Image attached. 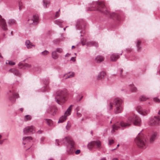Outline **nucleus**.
I'll return each instance as SVG.
<instances>
[{"label": "nucleus", "instance_id": "774afa93", "mask_svg": "<svg viewBox=\"0 0 160 160\" xmlns=\"http://www.w3.org/2000/svg\"><path fill=\"white\" fill-rule=\"evenodd\" d=\"M158 115H160V109L159 110V111H158Z\"/></svg>", "mask_w": 160, "mask_h": 160}, {"label": "nucleus", "instance_id": "de8ad7c7", "mask_svg": "<svg viewBox=\"0 0 160 160\" xmlns=\"http://www.w3.org/2000/svg\"><path fill=\"white\" fill-rule=\"evenodd\" d=\"M19 9L20 10H21L23 6L22 4V2H19Z\"/></svg>", "mask_w": 160, "mask_h": 160}, {"label": "nucleus", "instance_id": "e433bc0d", "mask_svg": "<svg viewBox=\"0 0 160 160\" xmlns=\"http://www.w3.org/2000/svg\"><path fill=\"white\" fill-rule=\"evenodd\" d=\"M32 118V117L31 116L29 115H25L24 117V120L25 121H27L28 120H30Z\"/></svg>", "mask_w": 160, "mask_h": 160}, {"label": "nucleus", "instance_id": "6e6552de", "mask_svg": "<svg viewBox=\"0 0 160 160\" xmlns=\"http://www.w3.org/2000/svg\"><path fill=\"white\" fill-rule=\"evenodd\" d=\"M148 124L152 126H159L160 125V116H154L150 118L148 120Z\"/></svg>", "mask_w": 160, "mask_h": 160}, {"label": "nucleus", "instance_id": "3c124183", "mask_svg": "<svg viewBox=\"0 0 160 160\" xmlns=\"http://www.w3.org/2000/svg\"><path fill=\"white\" fill-rule=\"evenodd\" d=\"M45 139V138L44 137H42L40 139V143L41 144L43 143V142Z\"/></svg>", "mask_w": 160, "mask_h": 160}, {"label": "nucleus", "instance_id": "37998d69", "mask_svg": "<svg viewBox=\"0 0 160 160\" xmlns=\"http://www.w3.org/2000/svg\"><path fill=\"white\" fill-rule=\"evenodd\" d=\"M56 51L58 53H62L63 51V49L61 48H57L56 49Z\"/></svg>", "mask_w": 160, "mask_h": 160}, {"label": "nucleus", "instance_id": "a19ab883", "mask_svg": "<svg viewBox=\"0 0 160 160\" xmlns=\"http://www.w3.org/2000/svg\"><path fill=\"white\" fill-rule=\"evenodd\" d=\"M108 108L109 110L112 109L113 108V103L111 102H110L108 106Z\"/></svg>", "mask_w": 160, "mask_h": 160}, {"label": "nucleus", "instance_id": "052dcab7", "mask_svg": "<svg viewBox=\"0 0 160 160\" xmlns=\"http://www.w3.org/2000/svg\"><path fill=\"white\" fill-rule=\"evenodd\" d=\"M119 144H118L117 145V147L116 148H114V149H113L112 150H114L116 149L118 147H119Z\"/></svg>", "mask_w": 160, "mask_h": 160}, {"label": "nucleus", "instance_id": "49530a36", "mask_svg": "<svg viewBox=\"0 0 160 160\" xmlns=\"http://www.w3.org/2000/svg\"><path fill=\"white\" fill-rule=\"evenodd\" d=\"M71 127V125L69 124V122L68 121L67 122V125L66 126V129L67 130H69L70 127Z\"/></svg>", "mask_w": 160, "mask_h": 160}, {"label": "nucleus", "instance_id": "4468645a", "mask_svg": "<svg viewBox=\"0 0 160 160\" xmlns=\"http://www.w3.org/2000/svg\"><path fill=\"white\" fill-rule=\"evenodd\" d=\"M57 111V108L54 106H50L48 108L47 112L52 115H54Z\"/></svg>", "mask_w": 160, "mask_h": 160}, {"label": "nucleus", "instance_id": "79ce46f5", "mask_svg": "<svg viewBox=\"0 0 160 160\" xmlns=\"http://www.w3.org/2000/svg\"><path fill=\"white\" fill-rule=\"evenodd\" d=\"M125 51L127 52L131 53L133 52V49L131 48H128L126 49Z\"/></svg>", "mask_w": 160, "mask_h": 160}, {"label": "nucleus", "instance_id": "603ef678", "mask_svg": "<svg viewBox=\"0 0 160 160\" xmlns=\"http://www.w3.org/2000/svg\"><path fill=\"white\" fill-rule=\"evenodd\" d=\"M122 72V69H120L118 71V73H120V77L121 78H123V77L122 76V75H121V73Z\"/></svg>", "mask_w": 160, "mask_h": 160}, {"label": "nucleus", "instance_id": "1a4fd4ad", "mask_svg": "<svg viewBox=\"0 0 160 160\" xmlns=\"http://www.w3.org/2000/svg\"><path fill=\"white\" fill-rule=\"evenodd\" d=\"M101 146V142L98 140L92 141L88 145V148L90 150H92L93 148H100Z\"/></svg>", "mask_w": 160, "mask_h": 160}, {"label": "nucleus", "instance_id": "69168bd1", "mask_svg": "<svg viewBox=\"0 0 160 160\" xmlns=\"http://www.w3.org/2000/svg\"><path fill=\"white\" fill-rule=\"evenodd\" d=\"M69 55V54L68 53H67L66 54V55L65 56V57H67V56H68V55Z\"/></svg>", "mask_w": 160, "mask_h": 160}, {"label": "nucleus", "instance_id": "72a5a7b5", "mask_svg": "<svg viewBox=\"0 0 160 160\" xmlns=\"http://www.w3.org/2000/svg\"><path fill=\"white\" fill-rule=\"evenodd\" d=\"M42 2L43 7L44 8H47L49 6V2L46 0H43Z\"/></svg>", "mask_w": 160, "mask_h": 160}, {"label": "nucleus", "instance_id": "7c9ffc66", "mask_svg": "<svg viewBox=\"0 0 160 160\" xmlns=\"http://www.w3.org/2000/svg\"><path fill=\"white\" fill-rule=\"evenodd\" d=\"M56 50L53 51L52 52V58L54 59H56L58 58V54Z\"/></svg>", "mask_w": 160, "mask_h": 160}, {"label": "nucleus", "instance_id": "b1692460", "mask_svg": "<svg viewBox=\"0 0 160 160\" xmlns=\"http://www.w3.org/2000/svg\"><path fill=\"white\" fill-rule=\"evenodd\" d=\"M9 72L12 73L14 75L20 77V76L21 74L19 72L14 69H11L9 70Z\"/></svg>", "mask_w": 160, "mask_h": 160}, {"label": "nucleus", "instance_id": "0e129e2a", "mask_svg": "<svg viewBox=\"0 0 160 160\" xmlns=\"http://www.w3.org/2000/svg\"><path fill=\"white\" fill-rule=\"evenodd\" d=\"M112 160H118L117 158H114Z\"/></svg>", "mask_w": 160, "mask_h": 160}, {"label": "nucleus", "instance_id": "a211bd4d", "mask_svg": "<svg viewBox=\"0 0 160 160\" xmlns=\"http://www.w3.org/2000/svg\"><path fill=\"white\" fill-rule=\"evenodd\" d=\"M0 26L1 27L2 29L3 30H7V25L5 22V20L2 18V16L0 15Z\"/></svg>", "mask_w": 160, "mask_h": 160}, {"label": "nucleus", "instance_id": "4c0bfd02", "mask_svg": "<svg viewBox=\"0 0 160 160\" xmlns=\"http://www.w3.org/2000/svg\"><path fill=\"white\" fill-rule=\"evenodd\" d=\"M41 54L44 56H46L49 54V52L48 51L45 50L44 51L42 52Z\"/></svg>", "mask_w": 160, "mask_h": 160}, {"label": "nucleus", "instance_id": "f3484780", "mask_svg": "<svg viewBox=\"0 0 160 160\" xmlns=\"http://www.w3.org/2000/svg\"><path fill=\"white\" fill-rule=\"evenodd\" d=\"M49 82V81L48 79L45 78L44 79L43 82L44 83V85L42 88V92H43L44 91H46L48 90L49 88L48 85Z\"/></svg>", "mask_w": 160, "mask_h": 160}, {"label": "nucleus", "instance_id": "393cba45", "mask_svg": "<svg viewBox=\"0 0 160 160\" xmlns=\"http://www.w3.org/2000/svg\"><path fill=\"white\" fill-rule=\"evenodd\" d=\"M141 42L140 40H137L135 42L136 46L138 51H140L141 50Z\"/></svg>", "mask_w": 160, "mask_h": 160}, {"label": "nucleus", "instance_id": "e2e57ef3", "mask_svg": "<svg viewBox=\"0 0 160 160\" xmlns=\"http://www.w3.org/2000/svg\"><path fill=\"white\" fill-rule=\"evenodd\" d=\"M20 110L22 112L23 110V108H21L20 109Z\"/></svg>", "mask_w": 160, "mask_h": 160}, {"label": "nucleus", "instance_id": "423d86ee", "mask_svg": "<svg viewBox=\"0 0 160 160\" xmlns=\"http://www.w3.org/2000/svg\"><path fill=\"white\" fill-rule=\"evenodd\" d=\"M123 102V100L121 98H117L114 99L113 103L115 106L114 112L116 113H121L122 111L123 108L122 103Z\"/></svg>", "mask_w": 160, "mask_h": 160}, {"label": "nucleus", "instance_id": "f704fd0d", "mask_svg": "<svg viewBox=\"0 0 160 160\" xmlns=\"http://www.w3.org/2000/svg\"><path fill=\"white\" fill-rule=\"evenodd\" d=\"M96 118L97 119H99L100 121H103V120L102 118V115L100 113H97L96 115Z\"/></svg>", "mask_w": 160, "mask_h": 160}, {"label": "nucleus", "instance_id": "c85d7f7f", "mask_svg": "<svg viewBox=\"0 0 160 160\" xmlns=\"http://www.w3.org/2000/svg\"><path fill=\"white\" fill-rule=\"evenodd\" d=\"M44 120L46 121V123L49 126L52 127L53 126V122L51 119H45Z\"/></svg>", "mask_w": 160, "mask_h": 160}, {"label": "nucleus", "instance_id": "5fc2aeb1", "mask_svg": "<svg viewBox=\"0 0 160 160\" xmlns=\"http://www.w3.org/2000/svg\"><path fill=\"white\" fill-rule=\"evenodd\" d=\"M24 65L26 67V68H30L31 67V65L28 64L26 63Z\"/></svg>", "mask_w": 160, "mask_h": 160}, {"label": "nucleus", "instance_id": "338daca9", "mask_svg": "<svg viewBox=\"0 0 160 160\" xmlns=\"http://www.w3.org/2000/svg\"><path fill=\"white\" fill-rule=\"evenodd\" d=\"M157 73L160 74V69L159 71L157 72Z\"/></svg>", "mask_w": 160, "mask_h": 160}, {"label": "nucleus", "instance_id": "9d476101", "mask_svg": "<svg viewBox=\"0 0 160 160\" xmlns=\"http://www.w3.org/2000/svg\"><path fill=\"white\" fill-rule=\"evenodd\" d=\"M39 21V17L38 14L33 15L32 18H29L28 20V23L30 25L37 24Z\"/></svg>", "mask_w": 160, "mask_h": 160}, {"label": "nucleus", "instance_id": "6e6d98bb", "mask_svg": "<svg viewBox=\"0 0 160 160\" xmlns=\"http://www.w3.org/2000/svg\"><path fill=\"white\" fill-rule=\"evenodd\" d=\"M80 152V150L79 149L77 150L75 152V153L76 154H78Z\"/></svg>", "mask_w": 160, "mask_h": 160}, {"label": "nucleus", "instance_id": "c9c22d12", "mask_svg": "<svg viewBox=\"0 0 160 160\" xmlns=\"http://www.w3.org/2000/svg\"><path fill=\"white\" fill-rule=\"evenodd\" d=\"M148 98L144 95H142L139 98V100L141 101H144L148 99Z\"/></svg>", "mask_w": 160, "mask_h": 160}, {"label": "nucleus", "instance_id": "09e8293b", "mask_svg": "<svg viewBox=\"0 0 160 160\" xmlns=\"http://www.w3.org/2000/svg\"><path fill=\"white\" fill-rule=\"evenodd\" d=\"M109 145H110L114 142V141L113 139L109 140Z\"/></svg>", "mask_w": 160, "mask_h": 160}, {"label": "nucleus", "instance_id": "864d4df0", "mask_svg": "<svg viewBox=\"0 0 160 160\" xmlns=\"http://www.w3.org/2000/svg\"><path fill=\"white\" fill-rule=\"evenodd\" d=\"M77 116L78 118H80L82 116L81 114L79 112H77Z\"/></svg>", "mask_w": 160, "mask_h": 160}, {"label": "nucleus", "instance_id": "bf43d9fd", "mask_svg": "<svg viewBox=\"0 0 160 160\" xmlns=\"http://www.w3.org/2000/svg\"><path fill=\"white\" fill-rule=\"evenodd\" d=\"M3 142H4V140H2V141H1L0 140V144H1V145L3 143Z\"/></svg>", "mask_w": 160, "mask_h": 160}, {"label": "nucleus", "instance_id": "ea45409f", "mask_svg": "<svg viewBox=\"0 0 160 160\" xmlns=\"http://www.w3.org/2000/svg\"><path fill=\"white\" fill-rule=\"evenodd\" d=\"M125 57L126 58L128 59V60L133 61V60L135 59V58L134 57H131L130 56L129 57L126 56V55H125Z\"/></svg>", "mask_w": 160, "mask_h": 160}, {"label": "nucleus", "instance_id": "5701e85b", "mask_svg": "<svg viewBox=\"0 0 160 160\" xmlns=\"http://www.w3.org/2000/svg\"><path fill=\"white\" fill-rule=\"evenodd\" d=\"M23 144L24 145L29 143L32 140V138L30 137H26L23 138Z\"/></svg>", "mask_w": 160, "mask_h": 160}, {"label": "nucleus", "instance_id": "cd10ccee", "mask_svg": "<svg viewBox=\"0 0 160 160\" xmlns=\"http://www.w3.org/2000/svg\"><path fill=\"white\" fill-rule=\"evenodd\" d=\"M70 73V72H69L68 73H66L65 74H64L63 76V77H64L65 76V79H68V78H71L72 77H73L74 75V73L73 72H72L70 74L68 75V74Z\"/></svg>", "mask_w": 160, "mask_h": 160}, {"label": "nucleus", "instance_id": "6ab92c4d", "mask_svg": "<svg viewBox=\"0 0 160 160\" xmlns=\"http://www.w3.org/2000/svg\"><path fill=\"white\" fill-rule=\"evenodd\" d=\"M84 22L82 19H79L77 21L76 25V29L77 30H80L81 29H82V25L83 24Z\"/></svg>", "mask_w": 160, "mask_h": 160}, {"label": "nucleus", "instance_id": "2f4dec72", "mask_svg": "<svg viewBox=\"0 0 160 160\" xmlns=\"http://www.w3.org/2000/svg\"><path fill=\"white\" fill-rule=\"evenodd\" d=\"M8 23L9 25L12 26L16 24V21L14 19H10L8 20Z\"/></svg>", "mask_w": 160, "mask_h": 160}, {"label": "nucleus", "instance_id": "680f3d73", "mask_svg": "<svg viewBox=\"0 0 160 160\" xmlns=\"http://www.w3.org/2000/svg\"><path fill=\"white\" fill-rule=\"evenodd\" d=\"M101 160H106V158H103L101 159Z\"/></svg>", "mask_w": 160, "mask_h": 160}, {"label": "nucleus", "instance_id": "20e7f679", "mask_svg": "<svg viewBox=\"0 0 160 160\" xmlns=\"http://www.w3.org/2000/svg\"><path fill=\"white\" fill-rule=\"evenodd\" d=\"M67 91L65 90L58 91L55 98V101L59 105H62L67 100Z\"/></svg>", "mask_w": 160, "mask_h": 160}, {"label": "nucleus", "instance_id": "13d9d810", "mask_svg": "<svg viewBox=\"0 0 160 160\" xmlns=\"http://www.w3.org/2000/svg\"><path fill=\"white\" fill-rule=\"evenodd\" d=\"M70 60L72 61L73 62H74L75 61V59L73 57H72Z\"/></svg>", "mask_w": 160, "mask_h": 160}, {"label": "nucleus", "instance_id": "dca6fc26", "mask_svg": "<svg viewBox=\"0 0 160 160\" xmlns=\"http://www.w3.org/2000/svg\"><path fill=\"white\" fill-rule=\"evenodd\" d=\"M157 135L158 132H157L152 131L149 134V141L150 143H152L154 141Z\"/></svg>", "mask_w": 160, "mask_h": 160}, {"label": "nucleus", "instance_id": "a18cd8bd", "mask_svg": "<svg viewBox=\"0 0 160 160\" xmlns=\"http://www.w3.org/2000/svg\"><path fill=\"white\" fill-rule=\"evenodd\" d=\"M61 39L60 38H58L56 39H55L53 40V42L55 44H58L59 43V42L60 41Z\"/></svg>", "mask_w": 160, "mask_h": 160}, {"label": "nucleus", "instance_id": "ddd939ff", "mask_svg": "<svg viewBox=\"0 0 160 160\" xmlns=\"http://www.w3.org/2000/svg\"><path fill=\"white\" fill-rule=\"evenodd\" d=\"M23 132L25 133H29L32 134L35 132V128L34 126H28L25 128L23 130Z\"/></svg>", "mask_w": 160, "mask_h": 160}, {"label": "nucleus", "instance_id": "bb28decb", "mask_svg": "<svg viewBox=\"0 0 160 160\" xmlns=\"http://www.w3.org/2000/svg\"><path fill=\"white\" fill-rule=\"evenodd\" d=\"M73 105H71L67 109V111L64 113V114L66 115L67 116H68L71 114V111L72 110V107Z\"/></svg>", "mask_w": 160, "mask_h": 160}, {"label": "nucleus", "instance_id": "a878e982", "mask_svg": "<svg viewBox=\"0 0 160 160\" xmlns=\"http://www.w3.org/2000/svg\"><path fill=\"white\" fill-rule=\"evenodd\" d=\"M25 45L28 48H31L35 46V45L31 42L29 40H27L26 41Z\"/></svg>", "mask_w": 160, "mask_h": 160}, {"label": "nucleus", "instance_id": "39448f33", "mask_svg": "<svg viewBox=\"0 0 160 160\" xmlns=\"http://www.w3.org/2000/svg\"><path fill=\"white\" fill-rule=\"evenodd\" d=\"M135 141L138 146L143 148H145L147 146L148 139L146 138V136L143 135L141 136L140 132H139Z\"/></svg>", "mask_w": 160, "mask_h": 160}, {"label": "nucleus", "instance_id": "aec40b11", "mask_svg": "<svg viewBox=\"0 0 160 160\" xmlns=\"http://www.w3.org/2000/svg\"><path fill=\"white\" fill-rule=\"evenodd\" d=\"M106 75V72L103 71L100 72L96 76V79L97 80H100L103 78Z\"/></svg>", "mask_w": 160, "mask_h": 160}, {"label": "nucleus", "instance_id": "c756f323", "mask_svg": "<svg viewBox=\"0 0 160 160\" xmlns=\"http://www.w3.org/2000/svg\"><path fill=\"white\" fill-rule=\"evenodd\" d=\"M66 115L64 114V115H62L59 118L58 121V123H62L65 121L67 118V117Z\"/></svg>", "mask_w": 160, "mask_h": 160}, {"label": "nucleus", "instance_id": "c03bdc74", "mask_svg": "<svg viewBox=\"0 0 160 160\" xmlns=\"http://www.w3.org/2000/svg\"><path fill=\"white\" fill-rule=\"evenodd\" d=\"M59 12H60V10H59L58 11L56 12V14L54 16V19L58 17L59 16V15H60Z\"/></svg>", "mask_w": 160, "mask_h": 160}, {"label": "nucleus", "instance_id": "f257e3e1", "mask_svg": "<svg viewBox=\"0 0 160 160\" xmlns=\"http://www.w3.org/2000/svg\"><path fill=\"white\" fill-rule=\"evenodd\" d=\"M141 120L137 115L133 114L130 116L128 118L126 122L121 121L119 123H117L113 125L112 127L111 132L114 133L115 130L121 129V128H125L130 126L132 124L137 126H140L141 125Z\"/></svg>", "mask_w": 160, "mask_h": 160}, {"label": "nucleus", "instance_id": "4be33fe9", "mask_svg": "<svg viewBox=\"0 0 160 160\" xmlns=\"http://www.w3.org/2000/svg\"><path fill=\"white\" fill-rule=\"evenodd\" d=\"M54 23L58 25L60 28L62 27V24H64L66 23L65 21H64L62 20L58 19L54 21Z\"/></svg>", "mask_w": 160, "mask_h": 160}, {"label": "nucleus", "instance_id": "58836bf2", "mask_svg": "<svg viewBox=\"0 0 160 160\" xmlns=\"http://www.w3.org/2000/svg\"><path fill=\"white\" fill-rule=\"evenodd\" d=\"M15 63V62H13L12 61L7 60L6 62V64H8L11 65H14Z\"/></svg>", "mask_w": 160, "mask_h": 160}, {"label": "nucleus", "instance_id": "4d7b16f0", "mask_svg": "<svg viewBox=\"0 0 160 160\" xmlns=\"http://www.w3.org/2000/svg\"><path fill=\"white\" fill-rule=\"evenodd\" d=\"M18 65L19 67H20L21 66H23V64L22 63V62H20L18 64Z\"/></svg>", "mask_w": 160, "mask_h": 160}, {"label": "nucleus", "instance_id": "f8f14e48", "mask_svg": "<svg viewBox=\"0 0 160 160\" xmlns=\"http://www.w3.org/2000/svg\"><path fill=\"white\" fill-rule=\"evenodd\" d=\"M81 42L83 46H84L85 45H87L88 46H94L96 47L98 46V43L96 42L92 41L91 42H89L87 41V40L85 39L84 40L81 38Z\"/></svg>", "mask_w": 160, "mask_h": 160}, {"label": "nucleus", "instance_id": "8fccbe9b", "mask_svg": "<svg viewBox=\"0 0 160 160\" xmlns=\"http://www.w3.org/2000/svg\"><path fill=\"white\" fill-rule=\"evenodd\" d=\"M153 100L155 102H160V99L157 98H153Z\"/></svg>", "mask_w": 160, "mask_h": 160}, {"label": "nucleus", "instance_id": "2eb2a0df", "mask_svg": "<svg viewBox=\"0 0 160 160\" xmlns=\"http://www.w3.org/2000/svg\"><path fill=\"white\" fill-rule=\"evenodd\" d=\"M122 52L120 54L118 53H113L110 56V59L112 62H116L122 54Z\"/></svg>", "mask_w": 160, "mask_h": 160}, {"label": "nucleus", "instance_id": "0eeeda50", "mask_svg": "<svg viewBox=\"0 0 160 160\" xmlns=\"http://www.w3.org/2000/svg\"><path fill=\"white\" fill-rule=\"evenodd\" d=\"M8 95V98L9 101L12 103H14L16 101V98H19V95L16 91L13 90H10L7 92Z\"/></svg>", "mask_w": 160, "mask_h": 160}, {"label": "nucleus", "instance_id": "473e14b6", "mask_svg": "<svg viewBox=\"0 0 160 160\" xmlns=\"http://www.w3.org/2000/svg\"><path fill=\"white\" fill-rule=\"evenodd\" d=\"M129 87L132 92H135L137 91V88L133 85H131Z\"/></svg>", "mask_w": 160, "mask_h": 160}, {"label": "nucleus", "instance_id": "7ed1b4c3", "mask_svg": "<svg viewBox=\"0 0 160 160\" xmlns=\"http://www.w3.org/2000/svg\"><path fill=\"white\" fill-rule=\"evenodd\" d=\"M68 144L70 146L67 145V152L68 154H71L74 152L75 142L72 138L69 136L65 137L64 138L60 140L56 139L55 144L56 145L59 146V144Z\"/></svg>", "mask_w": 160, "mask_h": 160}, {"label": "nucleus", "instance_id": "9b49d317", "mask_svg": "<svg viewBox=\"0 0 160 160\" xmlns=\"http://www.w3.org/2000/svg\"><path fill=\"white\" fill-rule=\"evenodd\" d=\"M136 109L138 112L143 116L147 115L150 112L149 110L143 109L141 106H138Z\"/></svg>", "mask_w": 160, "mask_h": 160}, {"label": "nucleus", "instance_id": "f03ea898", "mask_svg": "<svg viewBox=\"0 0 160 160\" xmlns=\"http://www.w3.org/2000/svg\"><path fill=\"white\" fill-rule=\"evenodd\" d=\"M89 10L91 11L97 10L101 12L112 18L119 20L120 18V13L119 11H116L111 13L109 10L106 8L104 3L103 2H95L93 3L92 6L89 8Z\"/></svg>", "mask_w": 160, "mask_h": 160}, {"label": "nucleus", "instance_id": "412c9836", "mask_svg": "<svg viewBox=\"0 0 160 160\" xmlns=\"http://www.w3.org/2000/svg\"><path fill=\"white\" fill-rule=\"evenodd\" d=\"M104 59V57L102 55H98L95 58V61L96 62L99 63L102 61H103Z\"/></svg>", "mask_w": 160, "mask_h": 160}]
</instances>
